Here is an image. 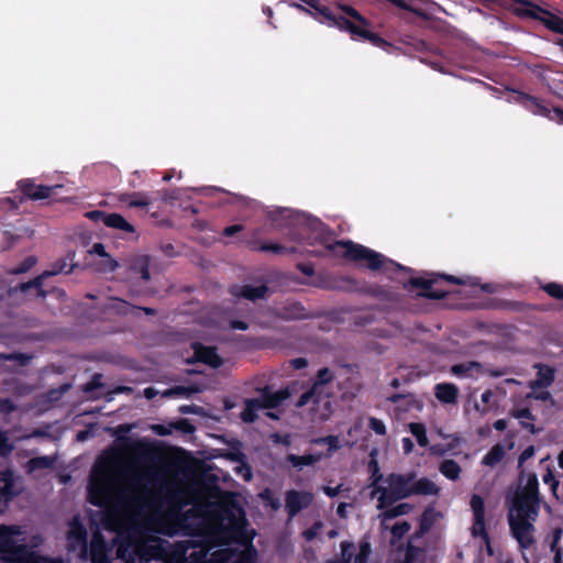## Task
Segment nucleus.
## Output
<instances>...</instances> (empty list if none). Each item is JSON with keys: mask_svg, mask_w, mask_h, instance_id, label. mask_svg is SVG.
Segmentation results:
<instances>
[{"mask_svg": "<svg viewBox=\"0 0 563 563\" xmlns=\"http://www.w3.org/2000/svg\"><path fill=\"white\" fill-rule=\"evenodd\" d=\"M306 4L311 10L299 3H290V5L313 16L320 23L347 32L351 38L354 41H366L369 42L373 46L385 51L391 46L390 43L383 38L379 34L372 32L369 30V21L364 18L356 9L349 4H338V8L342 11V13L352 18L353 21L342 14H335L329 7L322 4L320 0H307Z\"/></svg>", "mask_w": 563, "mask_h": 563, "instance_id": "1", "label": "nucleus"}, {"mask_svg": "<svg viewBox=\"0 0 563 563\" xmlns=\"http://www.w3.org/2000/svg\"><path fill=\"white\" fill-rule=\"evenodd\" d=\"M389 488L376 486L372 496L379 493L377 509L382 510L388 505L409 498L411 496H438L440 487L428 477L417 478L416 472L406 474L390 473L386 477Z\"/></svg>", "mask_w": 563, "mask_h": 563, "instance_id": "2", "label": "nucleus"}, {"mask_svg": "<svg viewBox=\"0 0 563 563\" xmlns=\"http://www.w3.org/2000/svg\"><path fill=\"white\" fill-rule=\"evenodd\" d=\"M115 542L118 558L125 563H151L153 560L167 563L173 548L159 538L142 540L130 534H120Z\"/></svg>", "mask_w": 563, "mask_h": 563, "instance_id": "3", "label": "nucleus"}, {"mask_svg": "<svg viewBox=\"0 0 563 563\" xmlns=\"http://www.w3.org/2000/svg\"><path fill=\"white\" fill-rule=\"evenodd\" d=\"M317 228L314 239L318 244L324 247V251L314 252V255L338 254L339 250H343L342 256L344 258L357 263L365 262L366 267L371 271H377L384 265L386 258L383 254L352 241H332L321 222L317 223Z\"/></svg>", "mask_w": 563, "mask_h": 563, "instance_id": "4", "label": "nucleus"}, {"mask_svg": "<svg viewBox=\"0 0 563 563\" xmlns=\"http://www.w3.org/2000/svg\"><path fill=\"white\" fill-rule=\"evenodd\" d=\"M541 504L539 493V481L536 474H530L526 485L517 489L512 500L509 514L517 518L537 520Z\"/></svg>", "mask_w": 563, "mask_h": 563, "instance_id": "5", "label": "nucleus"}, {"mask_svg": "<svg viewBox=\"0 0 563 563\" xmlns=\"http://www.w3.org/2000/svg\"><path fill=\"white\" fill-rule=\"evenodd\" d=\"M210 539L184 540L172 548V563H210V551L216 548Z\"/></svg>", "mask_w": 563, "mask_h": 563, "instance_id": "6", "label": "nucleus"}, {"mask_svg": "<svg viewBox=\"0 0 563 563\" xmlns=\"http://www.w3.org/2000/svg\"><path fill=\"white\" fill-rule=\"evenodd\" d=\"M439 279H443L454 285H468L470 277H456L454 275L449 274H432L430 278L423 277H411L407 284H404L405 287H413L421 288L422 290L417 294L418 297L440 300L446 298L449 291L442 289H433L432 286L439 282Z\"/></svg>", "mask_w": 563, "mask_h": 563, "instance_id": "7", "label": "nucleus"}, {"mask_svg": "<svg viewBox=\"0 0 563 563\" xmlns=\"http://www.w3.org/2000/svg\"><path fill=\"white\" fill-rule=\"evenodd\" d=\"M526 8H517L514 10L519 18H529L542 23L548 30L563 35V19L543 9L542 7L531 2L530 0L515 1Z\"/></svg>", "mask_w": 563, "mask_h": 563, "instance_id": "8", "label": "nucleus"}, {"mask_svg": "<svg viewBox=\"0 0 563 563\" xmlns=\"http://www.w3.org/2000/svg\"><path fill=\"white\" fill-rule=\"evenodd\" d=\"M356 545L353 541L344 540L340 542V553L325 563H369V558L373 553L372 544L367 537H363L357 544V553H355Z\"/></svg>", "mask_w": 563, "mask_h": 563, "instance_id": "9", "label": "nucleus"}, {"mask_svg": "<svg viewBox=\"0 0 563 563\" xmlns=\"http://www.w3.org/2000/svg\"><path fill=\"white\" fill-rule=\"evenodd\" d=\"M14 527L0 525V560L8 563H19L25 554V547L13 539Z\"/></svg>", "mask_w": 563, "mask_h": 563, "instance_id": "10", "label": "nucleus"}, {"mask_svg": "<svg viewBox=\"0 0 563 563\" xmlns=\"http://www.w3.org/2000/svg\"><path fill=\"white\" fill-rule=\"evenodd\" d=\"M334 379L333 373L328 367H322L317 372L311 387L302 393L296 402L297 408H302L308 404L313 407L318 406L322 400L323 387Z\"/></svg>", "mask_w": 563, "mask_h": 563, "instance_id": "11", "label": "nucleus"}, {"mask_svg": "<svg viewBox=\"0 0 563 563\" xmlns=\"http://www.w3.org/2000/svg\"><path fill=\"white\" fill-rule=\"evenodd\" d=\"M111 493V482L106 475L93 476L88 486V501L96 507H104L110 503Z\"/></svg>", "mask_w": 563, "mask_h": 563, "instance_id": "12", "label": "nucleus"}, {"mask_svg": "<svg viewBox=\"0 0 563 563\" xmlns=\"http://www.w3.org/2000/svg\"><path fill=\"white\" fill-rule=\"evenodd\" d=\"M532 522L531 519L517 518L514 514L508 515L511 534L522 549L530 548L534 542V527Z\"/></svg>", "mask_w": 563, "mask_h": 563, "instance_id": "13", "label": "nucleus"}, {"mask_svg": "<svg viewBox=\"0 0 563 563\" xmlns=\"http://www.w3.org/2000/svg\"><path fill=\"white\" fill-rule=\"evenodd\" d=\"M313 494L307 490L289 489L285 494V509L288 518H295L300 511L308 508L313 501Z\"/></svg>", "mask_w": 563, "mask_h": 563, "instance_id": "14", "label": "nucleus"}, {"mask_svg": "<svg viewBox=\"0 0 563 563\" xmlns=\"http://www.w3.org/2000/svg\"><path fill=\"white\" fill-rule=\"evenodd\" d=\"M473 511L472 534L488 540V533L485 526V501L481 495L473 494L470 500Z\"/></svg>", "mask_w": 563, "mask_h": 563, "instance_id": "15", "label": "nucleus"}, {"mask_svg": "<svg viewBox=\"0 0 563 563\" xmlns=\"http://www.w3.org/2000/svg\"><path fill=\"white\" fill-rule=\"evenodd\" d=\"M88 551L91 563H111L109 558L111 548L98 528L92 532Z\"/></svg>", "mask_w": 563, "mask_h": 563, "instance_id": "16", "label": "nucleus"}, {"mask_svg": "<svg viewBox=\"0 0 563 563\" xmlns=\"http://www.w3.org/2000/svg\"><path fill=\"white\" fill-rule=\"evenodd\" d=\"M60 185L57 186H46V185H36L33 179L25 178L18 183V188L21 194L30 199V200H43L47 199L52 196L53 191L56 188H60Z\"/></svg>", "mask_w": 563, "mask_h": 563, "instance_id": "17", "label": "nucleus"}, {"mask_svg": "<svg viewBox=\"0 0 563 563\" xmlns=\"http://www.w3.org/2000/svg\"><path fill=\"white\" fill-rule=\"evenodd\" d=\"M261 232H262V229H260V228L254 229L251 232L249 239L245 240V243L247 244L250 250L256 251V252H272L275 254H286V253H295L296 252L295 247H286L282 244L273 243V242H262L258 238Z\"/></svg>", "mask_w": 563, "mask_h": 563, "instance_id": "18", "label": "nucleus"}, {"mask_svg": "<svg viewBox=\"0 0 563 563\" xmlns=\"http://www.w3.org/2000/svg\"><path fill=\"white\" fill-rule=\"evenodd\" d=\"M277 317L282 320H305L313 316L307 311L300 301H287L277 311Z\"/></svg>", "mask_w": 563, "mask_h": 563, "instance_id": "19", "label": "nucleus"}, {"mask_svg": "<svg viewBox=\"0 0 563 563\" xmlns=\"http://www.w3.org/2000/svg\"><path fill=\"white\" fill-rule=\"evenodd\" d=\"M514 92L516 93L515 101L523 106L527 110L533 114L552 119L551 110L547 108L539 98L522 91Z\"/></svg>", "mask_w": 563, "mask_h": 563, "instance_id": "20", "label": "nucleus"}, {"mask_svg": "<svg viewBox=\"0 0 563 563\" xmlns=\"http://www.w3.org/2000/svg\"><path fill=\"white\" fill-rule=\"evenodd\" d=\"M195 357L198 362L207 364L213 368H218L222 365V358L217 353L214 346H207L202 343L192 344Z\"/></svg>", "mask_w": 563, "mask_h": 563, "instance_id": "21", "label": "nucleus"}, {"mask_svg": "<svg viewBox=\"0 0 563 563\" xmlns=\"http://www.w3.org/2000/svg\"><path fill=\"white\" fill-rule=\"evenodd\" d=\"M67 539L69 541L70 547H80L81 554L84 556L87 554V530L78 519H74V521L71 522L70 529L67 533Z\"/></svg>", "mask_w": 563, "mask_h": 563, "instance_id": "22", "label": "nucleus"}, {"mask_svg": "<svg viewBox=\"0 0 563 563\" xmlns=\"http://www.w3.org/2000/svg\"><path fill=\"white\" fill-rule=\"evenodd\" d=\"M268 291V287L266 285L252 286V285H243V286H233L230 289V292L238 298H244L247 300L255 301L257 299H262L266 296Z\"/></svg>", "mask_w": 563, "mask_h": 563, "instance_id": "23", "label": "nucleus"}, {"mask_svg": "<svg viewBox=\"0 0 563 563\" xmlns=\"http://www.w3.org/2000/svg\"><path fill=\"white\" fill-rule=\"evenodd\" d=\"M536 368L538 369L537 378L530 382L529 387L537 390L551 386L555 379L554 368L545 364H537Z\"/></svg>", "mask_w": 563, "mask_h": 563, "instance_id": "24", "label": "nucleus"}, {"mask_svg": "<svg viewBox=\"0 0 563 563\" xmlns=\"http://www.w3.org/2000/svg\"><path fill=\"white\" fill-rule=\"evenodd\" d=\"M434 395L440 402L453 405L459 399V388L452 383H440L434 387Z\"/></svg>", "mask_w": 563, "mask_h": 563, "instance_id": "25", "label": "nucleus"}, {"mask_svg": "<svg viewBox=\"0 0 563 563\" xmlns=\"http://www.w3.org/2000/svg\"><path fill=\"white\" fill-rule=\"evenodd\" d=\"M190 526L184 515L176 514L170 516L166 522V529L163 530L166 534L173 537L175 534H190Z\"/></svg>", "mask_w": 563, "mask_h": 563, "instance_id": "26", "label": "nucleus"}, {"mask_svg": "<svg viewBox=\"0 0 563 563\" xmlns=\"http://www.w3.org/2000/svg\"><path fill=\"white\" fill-rule=\"evenodd\" d=\"M101 525L110 532H118V538L121 534L120 530L123 527V519L118 509L108 508L102 512Z\"/></svg>", "mask_w": 563, "mask_h": 563, "instance_id": "27", "label": "nucleus"}, {"mask_svg": "<svg viewBox=\"0 0 563 563\" xmlns=\"http://www.w3.org/2000/svg\"><path fill=\"white\" fill-rule=\"evenodd\" d=\"M45 279L47 278L40 274L29 282L20 283L16 287L10 290V294L14 291L26 292L31 288H34L36 290V297L45 299L48 296V291L43 288Z\"/></svg>", "mask_w": 563, "mask_h": 563, "instance_id": "28", "label": "nucleus"}, {"mask_svg": "<svg viewBox=\"0 0 563 563\" xmlns=\"http://www.w3.org/2000/svg\"><path fill=\"white\" fill-rule=\"evenodd\" d=\"M263 408L264 407L261 402V399H258V398L246 399L244 409L241 412V419L246 423H253L258 418L257 411Z\"/></svg>", "mask_w": 563, "mask_h": 563, "instance_id": "29", "label": "nucleus"}, {"mask_svg": "<svg viewBox=\"0 0 563 563\" xmlns=\"http://www.w3.org/2000/svg\"><path fill=\"white\" fill-rule=\"evenodd\" d=\"M289 396L287 390L269 393L265 390L262 395L261 402L265 409H274L278 407Z\"/></svg>", "mask_w": 563, "mask_h": 563, "instance_id": "30", "label": "nucleus"}, {"mask_svg": "<svg viewBox=\"0 0 563 563\" xmlns=\"http://www.w3.org/2000/svg\"><path fill=\"white\" fill-rule=\"evenodd\" d=\"M482 368L481 363L476 361H468L465 363H459L451 366V374L456 377H472V372L475 369L476 372H479Z\"/></svg>", "mask_w": 563, "mask_h": 563, "instance_id": "31", "label": "nucleus"}, {"mask_svg": "<svg viewBox=\"0 0 563 563\" xmlns=\"http://www.w3.org/2000/svg\"><path fill=\"white\" fill-rule=\"evenodd\" d=\"M424 554V549L412 544V542L408 541L405 547L404 558H397L393 561V563H415L418 559H420Z\"/></svg>", "mask_w": 563, "mask_h": 563, "instance_id": "32", "label": "nucleus"}, {"mask_svg": "<svg viewBox=\"0 0 563 563\" xmlns=\"http://www.w3.org/2000/svg\"><path fill=\"white\" fill-rule=\"evenodd\" d=\"M439 471L448 479L456 481L461 475L462 468L455 460L448 459L441 462Z\"/></svg>", "mask_w": 563, "mask_h": 563, "instance_id": "33", "label": "nucleus"}, {"mask_svg": "<svg viewBox=\"0 0 563 563\" xmlns=\"http://www.w3.org/2000/svg\"><path fill=\"white\" fill-rule=\"evenodd\" d=\"M106 227L118 229L128 233H133L135 231L134 227L119 213H109L107 217Z\"/></svg>", "mask_w": 563, "mask_h": 563, "instance_id": "34", "label": "nucleus"}, {"mask_svg": "<svg viewBox=\"0 0 563 563\" xmlns=\"http://www.w3.org/2000/svg\"><path fill=\"white\" fill-rule=\"evenodd\" d=\"M120 201L130 208H145L150 205V199L142 192L121 195Z\"/></svg>", "mask_w": 563, "mask_h": 563, "instance_id": "35", "label": "nucleus"}, {"mask_svg": "<svg viewBox=\"0 0 563 563\" xmlns=\"http://www.w3.org/2000/svg\"><path fill=\"white\" fill-rule=\"evenodd\" d=\"M74 269V265H69L67 258H59L52 264L49 269L42 273L43 277L49 278L58 274H70Z\"/></svg>", "mask_w": 563, "mask_h": 563, "instance_id": "36", "label": "nucleus"}, {"mask_svg": "<svg viewBox=\"0 0 563 563\" xmlns=\"http://www.w3.org/2000/svg\"><path fill=\"white\" fill-rule=\"evenodd\" d=\"M505 456V449L500 443L495 444L483 457V464L487 466L497 465Z\"/></svg>", "mask_w": 563, "mask_h": 563, "instance_id": "37", "label": "nucleus"}, {"mask_svg": "<svg viewBox=\"0 0 563 563\" xmlns=\"http://www.w3.org/2000/svg\"><path fill=\"white\" fill-rule=\"evenodd\" d=\"M286 461L294 467L301 470L303 466L313 465L318 461V457L312 454L296 455L290 453L286 456Z\"/></svg>", "mask_w": 563, "mask_h": 563, "instance_id": "38", "label": "nucleus"}, {"mask_svg": "<svg viewBox=\"0 0 563 563\" xmlns=\"http://www.w3.org/2000/svg\"><path fill=\"white\" fill-rule=\"evenodd\" d=\"M409 431L416 438L418 444L421 448H426L429 444L427 437V430L423 423L411 422L409 423Z\"/></svg>", "mask_w": 563, "mask_h": 563, "instance_id": "39", "label": "nucleus"}, {"mask_svg": "<svg viewBox=\"0 0 563 563\" xmlns=\"http://www.w3.org/2000/svg\"><path fill=\"white\" fill-rule=\"evenodd\" d=\"M539 288L543 290L548 296L556 300H563V285L550 282V283H539Z\"/></svg>", "mask_w": 563, "mask_h": 563, "instance_id": "40", "label": "nucleus"}, {"mask_svg": "<svg viewBox=\"0 0 563 563\" xmlns=\"http://www.w3.org/2000/svg\"><path fill=\"white\" fill-rule=\"evenodd\" d=\"M439 512L432 506H428L419 518V526L426 529L428 532L433 527Z\"/></svg>", "mask_w": 563, "mask_h": 563, "instance_id": "41", "label": "nucleus"}, {"mask_svg": "<svg viewBox=\"0 0 563 563\" xmlns=\"http://www.w3.org/2000/svg\"><path fill=\"white\" fill-rule=\"evenodd\" d=\"M412 509V506L408 503L398 504L389 509H386L383 514L384 520H390L400 516H405L409 514Z\"/></svg>", "mask_w": 563, "mask_h": 563, "instance_id": "42", "label": "nucleus"}, {"mask_svg": "<svg viewBox=\"0 0 563 563\" xmlns=\"http://www.w3.org/2000/svg\"><path fill=\"white\" fill-rule=\"evenodd\" d=\"M52 465L53 459L47 455L32 457L27 462V467L30 471L45 470L52 467Z\"/></svg>", "mask_w": 563, "mask_h": 563, "instance_id": "43", "label": "nucleus"}, {"mask_svg": "<svg viewBox=\"0 0 563 563\" xmlns=\"http://www.w3.org/2000/svg\"><path fill=\"white\" fill-rule=\"evenodd\" d=\"M4 485L0 487V495L7 500H11L15 494L13 492L12 474L10 472L3 474Z\"/></svg>", "mask_w": 563, "mask_h": 563, "instance_id": "44", "label": "nucleus"}, {"mask_svg": "<svg viewBox=\"0 0 563 563\" xmlns=\"http://www.w3.org/2000/svg\"><path fill=\"white\" fill-rule=\"evenodd\" d=\"M32 356L21 353V352H14V353H0V361H16L19 365L26 366L31 362Z\"/></svg>", "mask_w": 563, "mask_h": 563, "instance_id": "45", "label": "nucleus"}, {"mask_svg": "<svg viewBox=\"0 0 563 563\" xmlns=\"http://www.w3.org/2000/svg\"><path fill=\"white\" fill-rule=\"evenodd\" d=\"M410 529H411V525L406 520L396 522L390 529L393 539H395V540L402 539L410 531Z\"/></svg>", "mask_w": 563, "mask_h": 563, "instance_id": "46", "label": "nucleus"}, {"mask_svg": "<svg viewBox=\"0 0 563 563\" xmlns=\"http://www.w3.org/2000/svg\"><path fill=\"white\" fill-rule=\"evenodd\" d=\"M134 269H137L140 275H141V278L144 280V282H148L150 278H151V274H150V258L147 256H144L140 260H137L135 263H134Z\"/></svg>", "mask_w": 563, "mask_h": 563, "instance_id": "47", "label": "nucleus"}, {"mask_svg": "<svg viewBox=\"0 0 563 563\" xmlns=\"http://www.w3.org/2000/svg\"><path fill=\"white\" fill-rule=\"evenodd\" d=\"M36 264V257L31 255L25 257L16 267L12 269V274L20 275L29 272Z\"/></svg>", "mask_w": 563, "mask_h": 563, "instance_id": "48", "label": "nucleus"}, {"mask_svg": "<svg viewBox=\"0 0 563 563\" xmlns=\"http://www.w3.org/2000/svg\"><path fill=\"white\" fill-rule=\"evenodd\" d=\"M170 428L187 434H191L196 430L195 426L188 419H179L170 423Z\"/></svg>", "mask_w": 563, "mask_h": 563, "instance_id": "49", "label": "nucleus"}, {"mask_svg": "<svg viewBox=\"0 0 563 563\" xmlns=\"http://www.w3.org/2000/svg\"><path fill=\"white\" fill-rule=\"evenodd\" d=\"M369 470L372 471V474H371L372 484H371V486L373 487V489H375L376 486H379L378 483L383 479V474L379 472L378 464L374 460L369 462Z\"/></svg>", "mask_w": 563, "mask_h": 563, "instance_id": "50", "label": "nucleus"}, {"mask_svg": "<svg viewBox=\"0 0 563 563\" xmlns=\"http://www.w3.org/2000/svg\"><path fill=\"white\" fill-rule=\"evenodd\" d=\"M543 483L550 485L551 492L554 496H556V492L559 488V481L555 478L551 468L547 470V473L542 477Z\"/></svg>", "mask_w": 563, "mask_h": 563, "instance_id": "51", "label": "nucleus"}, {"mask_svg": "<svg viewBox=\"0 0 563 563\" xmlns=\"http://www.w3.org/2000/svg\"><path fill=\"white\" fill-rule=\"evenodd\" d=\"M368 427L378 435H385L387 432L385 423L375 417L369 418Z\"/></svg>", "mask_w": 563, "mask_h": 563, "instance_id": "52", "label": "nucleus"}, {"mask_svg": "<svg viewBox=\"0 0 563 563\" xmlns=\"http://www.w3.org/2000/svg\"><path fill=\"white\" fill-rule=\"evenodd\" d=\"M323 527L322 521H316L310 528L302 532V537L306 541H312L318 536L319 530Z\"/></svg>", "mask_w": 563, "mask_h": 563, "instance_id": "53", "label": "nucleus"}, {"mask_svg": "<svg viewBox=\"0 0 563 563\" xmlns=\"http://www.w3.org/2000/svg\"><path fill=\"white\" fill-rule=\"evenodd\" d=\"M197 391H199V389L195 386H174V387H172V393H174L175 396L189 397Z\"/></svg>", "mask_w": 563, "mask_h": 563, "instance_id": "54", "label": "nucleus"}, {"mask_svg": "<svg viewBox=\"0 0 563 563\" xmlns=\"http://www.w3.org/2000/svg\"><path fill=\"white\" fill-rule=\"evenodd\" d=\"M511 415L517 419H527L530 421H533L536 419L534 415L528 407L515 409L512 410Z\"/></svg>", "mask_w": 563, "mask_h": 563, "instance_id": "55", "label": "nucleus"}, {"mask_svg": "<svg viewBox=\"0 0 563 563\" xmlns=\"http://www.w3.org/2000/svg\"><path fill=\"white\" fill-rule=\"evenodd\" d=\"M86 218L90 219L95 222H102L106 225L107 217L109 213L101 211V210H91L86 212Z\"/></svg>", "mask_w": 563, "mask_h": 563, "instance_id": "56", "label": "nucleus"}, {"mask_svg": "<svg viewBox=\"0 0 563 563\" xmlns=\"http://www.w3.org/2000/svg\"><path fill=\"white\" fill-rule=\"evenodd\" d=\"M562 531L559 529L555 531L554 540L551 544V550L554 551V563H561L562 560V549L558 548V541L561 538Z\"/></svg>", "mask_w": 563, "mask_h": 563, "instance_id": "57", "label": "nucleus"}, {"mask_svg": "<svg viewBox=\"0 0 563 563\" xmlns=\"http://www.w3.org/2000/svg\"><path fill=\"white\" fill-rule=\"evenodd\" d=\"M15 410L16 406L10 398H0V412L11 413Z\"/></svg>", "mask_w": 563, "mask_h": 563, "instance_id": "58", "label": "nucleus"}, {"mask_svg": "<svg viewBox=\"0 0 563 563\" xmlns=\"http://www.w3.org/2000/svg\"><path fill=\"white\" fill-rule=\"evenodd\" d=\"M210 563H223L227 560V552L220 549H213L210 551Z\"/></svg>", "mask_w": 563, "mask_h": 563, "instance_id": "59", "label": "nucleus"}, {"mask_svg": "<svg viewBox=\"0 0 563 563\" xmlns=\"http://www.w3.org/2000/svg\"><path fill=\"white\" fill-rule=\"evenodd\" d=\"M100 378H101L100 374L93 375L92 378L85 385L84 390L92 391L95 389L100 388L102 386Z\"/></svg>", "mask_w": 563, "mask_h": 563, "instance_id": "60", "label": "nucleus"}, {"mask_svg": "<svg viewBox=\"0 0 563 563\" xmlns=\"http://www.w3.org/2000/svg\"><path fill=\"white\" fill-rule=\"evenodd\" d=\"M25 563H64L60 559H53L42 555L30 558Z\"/></svg>", "mask_w": 563, "mask_h": 563, "instance_id": "61", "label": "nucleus"}, {"mask_svg": "<svg viewBox=\"0 0 563 563\" xmlns=\"http://www.w3.org/2000/svg\"><path fill=\"white\" fill-rule=\"evenodd\" d=\"M536 453V450H534V446L533 445H529L527 446L519 455V459H518V463H519V466H521L526 461H528L529 459H531Z\"/></svg>", "mask_w": 563, "mask_h": 563, "instance_id": "62", "label": "nucleus"}, {"mask_svg": "<svg viewBox=\"0 0 563 563\" xmlns=\"http://www.w3.org/2000/svg\"><path fill=\"white\" fill-rule=\"evenodd\" d=\"M297 269L299 272H301L303 275L309 276V277L313 276V274H314V267L312 264L298 263Z\"/></svg>", "mask_w": 563, "mask_h": 563, "instance_id": "63", "label": "nucleus"}, {"mask_svg": "<svg viewBox=\"0 0 563 563\" xmlns=\"http://www.w3.org/2000/svg\"><path fill=\"white\" fill-rule=\"evenodd\" d=\"M241 231H243L242 224H233V225L225 227L222 234L224 236H233L234 234H236Z\"/></svg>", "mask_w": 563, "mask_h": 563, "instance_id": "64", "label": "nucleus"}]
</instances>
